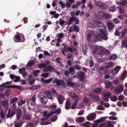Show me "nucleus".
<instances>
[{
	"mask_svg": "<svg viewBox=\"0 0 127 127\" xmlns=\"http://www.w3.org/2000/svg\"><path fill=\"white\" fill-rule=\"evenodd\" d=\"M13 39L16 42H24L25 40L24 35L19 33L16 34Z\"/></svg>",
	"mask_w": 127,
	"mask_h": 127,
	"instance_id": "nucleus-1",
	"label": "nucleus"
},
{
	"mask_svg": "<svg viewBox=\"0 0 127 127\" xmlns=\"http://www.w3.org/2000/svg\"><path fill=\"white\" fill-rule=\"evenodd\" d=\"M98 32L100 33L101 37L102 39L107 41L108 38V34L106 31L102 29H99Z\"/></svg>",
	"mask_w": 127,
	"mask_h": 127,
	"instance_id": "nucleus-2",
	"label": "nucleus"
},
{
	"mask_svg": "<svg viewBox=\"0 0 127 127\" xmlns=\"http://www.w3.org/2000/svg\"><path fill=\"white\" fill-rule=\"evenodd\" d=\"M43 70L45 72L50 71L51 72H55L59 75L60 74L57 71V70L51 65L48 66L44 68Z\"/></svg>",
	"mask_w": 127,
	"mask_h": 127,
	"instance_id": "nucleus-3",
	"label": "nucleus"
},
{
	"mask_svg": "<svg viewBox=\"0 0 127 127\" xmlns=\"http://www.w3.org/2000/svg\"><path fill=\"white\" fill-rule=\"evenodd\" d=\"M76 76L79 79L80 81H83L85 79V73L83 71H81L77 73Z\"/></svg>",
	"mask_w": 127,
	"mask_h": 127,
	"instance_id": "nucleus-4",
	"label": "nucleus"
},
{
	"mask_svg": "<svg viewBox=\"0 0 127 127\" xmlns=\"http://www.w3.org/2000/svg\"><path fill=\"white\" fill-rule=\"evenodd\" d=\"M96 116V113H92L89 114L86 117V118L88 121H92L95 119Z\"/></svg>",
	"mask_w": 127,
	"mask_h": 127,
	"instance_id": "nucleus-5",
	"label": "nucleus"
},
{
	"mask_svg": "<svg viewBox=\"0 0 127 127\" xmlns=\"http://www.w3.org/2000/svg\"><path fill=\"white\" fill-rule=\"evenodd\" d=\"M16 111L15 110H13L11 111V110L9 109L8 110V112L7 114L6 117V118H8L10 117H12L15 114Z\"/></svg>",
	"mask_w": 127,
	"mask_h": 127,
	"instance_id": "nucleus-6",
	"label": "nucleus"
},
{
	"mask_svg": "<svg viewBox=\"0 0 127 127\" xmlns=\"http://www.w3.org/2000/svg\"><path fill=\"white\" fill-rule=\"evenodd\" d=\"M123 90V88L122 86L120 85H118L117 87L115 89L114 91L116 93L119 94L122 93Z\"/></svg>",
	"mask_w": 127,
	"mask_h": 127,
	"instance_id": "nucleus-7",
	"label": "nucleus"
},
{
	"mask_svg": "<svg viewBox=\"0 0 127 127\" xmlns=\"http://www.w3.org/2000/svg\"><path fill=\"white\" fill-rule=\"evenodd\" d=\"M70 95L71 98L75 100V102H78L79 100V98L78 96L75 94V93L73 92L71 93H70Z\"/></svg>",
	"mask_w": 127,
	"mask_h": 127,
	"instance_id": "nucleus-8",
	"label": "nucleus"
},
{
	"mask_svg": "<svg viewBox=\"0 0 127 127\" xmlns=\"http://www.w3.org/2000/svg\"><path fill=\"white\" fill-rule=\"evenodd\" d=\"M89 96H90L92 97L95 100V101L96 102H98L99 98H100L98 95L94 94L93 93H90L89 94Z\"/></svg>",
	"mask_w": 127,
	"mask_h": 127,
	"instance_id": "nucleus-9",
	"label": "nucleus"
},
{
	"mask_svg": "<svg viewBox=\"0 0 127 127\" xmlns=\"http://www.w3.org/2000/svg\"><path fill=\"white\" fill-rule=\"evenodd\" d=\"M110 53V51L108 50L105 49L101 50L99 52V54L100 55L105 54L106 55H109Z\"/></svg>",
	"mask_w": 127,
	"mask_h": 127,
	"instance_id": "nucleus-10",
	"label": "nucleus"
},
{
	"mask_svg": "<svg viewBox=\"0 0 127 127\" xmlns=\"http://www.w3.org/2000/svg\"><path fill=\"white\" fill-rule=\"evenodd\" d=\"M93 22L98 27H102L103 26V23L98 20H93Z\"/></svg>",
	"mask_w": 127,
	"mask_h": 127,
	"instance_id": "nucleus-11",
	"label": "nucleus"
},
{
	"mask_svg": "<svg viewBox=\"0 0 127 127\" xmlns=\"http://www.w3.org/2000/svg\"><path fill=\"white\" fill-rule=\"evenodd\" d=\"M1 104L2 106H4V107L5 108L6 110L8 109V102L7 100H6L5 101L1 102Z\"/></svg>",
	"mask_w": 127,
	"mask_h": 127,
	"instance_id": "nucleus-12",
	"label": "nucleus"
},
{
	"mask_svg": "<svg viewBox=\"0 0 127 127\" xmlns=\"http://www.w3.org/2000/svg\"><path fill=\"white\" fill-rule=\"evenodd\" d=\"M40 101L42 103L45 104L47 102V98L45 96H43L40 98Z\"/></svg>",
	"mask_w": 127,
	"mask_h": 127,
	"instance_id": "nucleus-13",
	"label": "nucleus"
},
{
	"mask_svg": "<svg viewBox=\"0 0 127 127\" xmlns=\"http://www.w3.org/2000/svg\"><path fill=\"white\" fill-rule=\"evenodd\" d=\"M127 33V28L124 29L123 31H122L121 32V35L119 38L121 39H122L125 36L126 34Z\"/></svg>",
	"mask_w": 127,
	"mask_h": 127,
	"instance_id": "nucleus-14",
	"label": "nucleus"
},
{
	"mask_svg": "<svg viewBox=\"0 0 127 127\" xmlns=\"http://www.w3.org/2000/svg\"><path fill=\"white\" fill-rule=\"evenodd\" d=\"M121 68V67L120 66H117L114 68V70L112 71V73L114 74H116Z\"/></svg>",
	"mask_w": 127,
	"mask_h": 127,
	"instance_id": "nucleus-15",
	"label": "nucleus"
},
{
	"mask_svg": "<svg viewBox=\"0 0 127 127\" xmlns=\"http://www.w3.org/2000/svg\"><path fill=\"white\" fill-rule=\"evenodd\" d=\"M64 97L63 96L61 95H59L58 96L57 99L59 103L60 104H62L64 100Z\"/></svg>",
	"mask_w": 127,
	"mask_h": 127,
	"instance_id": "nucleus-16",
	"label": "nucleus"
},
{
	"mask_svg": "<svg viewBox=\"0 0 127 127\" xmlns=\"http://www.w3.org/2000/svg\"><path fill=\"white\" fill-rule=\"evenodd\" d=\"M70 103L69 100H67L65 103V108L66 110L69 109L70 108Z\"/></svg>",
	"mask_w": 127,
	"mask_h": 127,
	"instance_id": "nucleus-17",
	"label": "nucleus"
},
{
	"mask_svg": "<svg viewBox=\"0 0 127 127\" xmlns=\"http://www.w3.org/2000/svg\"><path fill=\"white\" fill-rule=\"evenodd\" d=\"M41 80L43 83H49L51 81H53V78H49L48 79H45L43 78L41 79Z\"/></svg>",
	"mask_w": 127,
	"mask_h": 127,
	"instance_id": "nucleus-18",
	"label": "nucleus"
},
{
	"mask_svg": "<svg viewBox=\"0 0 127 127\" xmlns=\"http://www.w3.org/2000/svg\"><path fill=\"white\" fill-rule=\"evenodd\" d=\"M122 76H120L121 80H124L127 76V72L126 70H124V71L122 73Z\"/></svg>",
	"mask_w": 127,
	"mask_h": 127,
	"instance_id": "nucleus-19",
	"label": "nucleus"
},
{
	"mask_svg": "<svg viewBox=\"0 0 127 127\" xmlns=\"http://www.w3.org/2000/svg\"><path fill=\"white\" fill-rule=\"evenodd\" d=\"M122 47L127 48V38H125L122 41Z\"/></svg>",
	"mask_w": 127,
	"mask_h": 127,
	"instance_id": "nucleus-20",
	"label": "nucleus"
},
{
	"mask_svg": "<svg viewBox=\"0 0 127 127\" xmlns=\"http://www.w3.org/2000/svg\"><path fill=\"white\" fill-rule=\"evenodd\" d=\"M75 18H76V17H70L68 20V21L67 23V25H69L71 24L74 21Z\"/></svg>",
	"mask_w": 127,
	"mask_h": 127,
	"instance_id": "nucleus-21",
	"label": "nucleus"
},
{
	"mask_svg": "<svg viewBox=\"0 0 127 127\" xmlns=\"http://www.w3.org/2000/svg\"><path fill=\"white\" fill-rule=\"evenodd\" d=\"M22 114V113L21 110L20 109H17L16 114L17 120H19Z\"/></svg>",
	"mask_w": 127,
	"mask_h": 127,
	"instance_id": "nucleus-22",
	"label": "nucleus"
},
{
	"mask_svg": "<svg viewBox=\"0 0 127 127\" xmlns=\"http://www.w3.org/2000/svg\"><path fill=\"white\" fill-rule=\"evenodd\" d=\"M114 66L113 62H109L107 63L106 66L108 69L109 67L112 68Z\"/></svg>",
	"mask_w": 127,
	"mask_h": 127,
	"instance_id": "nucleus-23",
	"label": "nucleus"
},
{
	"mask_svg": "<svg viewBox=\"0 0 127 127\" xmlns=\"http://www.w3.org/2000/svg\"><path fill=\"white\" fill-rule=\"evenodd\" d=\"M85 119L84 117H81L77 118L76 119V121L80 123H82L84 122Z\"/></svg>",
	"mask_w": 127,
	"mask_h": 127,
	"instance_id": "nucleus-24",
	"label": "nucleus"
},
{
	"mask_svg": "<svg viewBox=\"0 0 127 127\" xmlns=\"http://www.w3.org/2000/svg\"><path fill=\"white\" fill-rule=\"evenodd\" d=\"M108 7L107 5L104 2L102 3L100 8L104 9H106Z\"/></svg>",
	"mask_w": 127,
	"mask_h": 127,
	"instance_id": "nucleus-25",
	"label": "nucleus"
},
{
	"mask_svg": "<svg viewBox=\"0 0 127 127\" xmlns=\"http://www.w3.org/2000/svg\"><path fill=\"white\" fill-rule=\"evenodd\" d=\"M107 25L108 29L110 30H112L114 27V24L111 22H109L108 23Z\"/></svg>",
	"mask_w": 127,
	"mask_h": 127,
	"instance_id": "nucleus-26",
	"label": "nucleus"
},
{
	"mask_svg": "<svg viewBox=\"0 0 127 127\" xmlns=\"http://www.w3.org/2000/svg\"><path fill=\"white\" fill-rule=\"evenodd\" d=\"M61 58L60 57H58L56 59V62L59 64V65L61 66L64 67L65 66L64 64H63L59 60L61 59Z\"/></svg>",
	"mask_w": 127,
	"mask_h": 127,
	"instance_id": "nucleus-27",
	"label": "nucleus"
},
{
	"mask_svg": "<svg viewBox=\"0 0 127 127\" xmlns=\"http://www.w3.org/2000/svg\"><path fill=\"white\" fill-rule=\"evenodd\" d=\"M52 81L53 83H56L58 86H60L61 85V81L57 78L55 80H53Z\"/></svg>",
	"mask_w": 127,
	"mask_h": 127,
	"instance_id": "nucleus-28",
	"label": "nucleus"
},
{
	"mask_svg": "<svg viewBox=\"0 0 127 127\" xmlns=\"http://www.w3.org/2000/svg\"><path fill=\"white\" fill-rule=\"evenodd\" d=\"M95 37L98 41H102V40L101 38L100 33H98L97 35H96L95 36Z\"/></svg>",
	"mask_w": 127,
	"mask_h": 127,
	"instance_id": "nucleus-29",
	"label": "nucleus"
},
{
	"mask_svg": "<svg viewBox=\"0 0 127 127\" xmlns=\"http://www.w3.org/2000/svg\"><path fill=\"white\" fill-rule=\"evenodd\" d=\"M117 55L115 54H113L110 57L109 60H115L117 59Z\"/></svg>",
	"mask_w": 127,
	"mask_h": 127,
	"instance_id": "nucleus-30",
	"label": "nucleus"
},
{
	"mask_svg": "<svg viewBox=\"0 0 127 127\" xmlns=\"http://www.w3.org/2000/svg\"><path fill=\"white\" fill-rule=\"evenodd\" d=\"M35 62L31 60L29 61L27 63V67H30L35 64Z\"/></svg>",
	"mask_w": 127,
	"mask_h": 127,
	"instance_id": "nucleus-31",
	"label": "nucleus"
},
{
	"mask_svg": "<svg viewBox=\"0 0 127 127\" xmlns=\"http://www.w3.org/2000/svg\"><path fill=\"white\" fill-rule=\"evenodd\" d=\"M0 118L3 120L5 118V115L4 114V112L2 110L1 111L0 113Z\"/></svg>",
	"mask_w": 127,
	"mask_h": 127,
	"instance_id": "nucleus-32",
	"label": "nucleus"
},
{
	"mask_svg": "<svg viewBox=\"0 0 127 127\" xmlns=\"http://www.w3.org/2000/svg\"><path fill=\"white\" fill-rule=\"evenodd\" d=\"M18 100V98L16 97H14L11 99L10 101V103H14Z\"/></svg>",
	"mask_w": 127,
	"mask_h": 127,
	"instance_id": "nucleus-33",
	"label": "nucleus"
},
{
	"mask_svg": "<svg viewBox=\"0 0 127 127\" xmlns=\"http://www.w3.org/2000/svg\"><path fill=\"white\" fill-rule=\"evenodd\" d=\"M11 89H8L6 90L5 92V95L7 97H8L9 95Z\"/></svg>",
	"mask_w": 127,
	"mask_h": 127,
	"instance_id": "nucleus-34",
	"label": "nucleus"
},
{
	"mask_svg": "<svg viewBox=\"0 0 127 127\" xmlns=\"http://www.w3.org/2000/svg\"><path fill=\"white\" fill-rule=\"evenodd\" d=\"M25 72L26 70L24 67H23L21 68H20L19 69V72L20 74H23Z\"/></svg>",
	"mask_w": 127,
	"mask_h": 127,
	"instance_id": "nucleus-35",
	"label": "nucleus"
},
{
	"mask_svg": "<svg viewBox=\"0 0 127 127\" xmlns=\"http://www.w3.org/2000/svg\"><path fill=\"white\" fill-rule=\"evenodd\" d=\"M95 93H99L101 91V90L100 88H96L93 90Z\"/></svg>",
	"mask_w": 127,
	"mask_h": 127,
	"instance_id": "nucleus-36",
	"label": "nucleus"
},
{
	"mask_svg": "<svg viewBox=\"0 0 127 127\" xmlns=\"http://www.w3.org/2000/svg\"><path fill=\"white\" fill-rule=\"evenodd\" d=\"M23 119L26 120H30L31 119L30 117L28 114H26L23 117Z\"/></svg>",
	"mask_w": 127,
	"mask_h": 127,
	"instance_id": "nucleus-37",
	"label": "nucleus"
},
{
	"mask_svg": "<svg viewBox=\"0 0 127 127\" xmlns=\"http://www.w3.org/2000/svg\"><path fill=\"white\" fill-rule=\"evenodd\" d=\"M91 35L90 33H89L87 34L86 36L87 40L89 41H90L91 39Z\"/></svg>",
	"mask_w": 127,
	"mask_h": 127,
	"instance_id": "nucleus-38",
	"label": "nucleus"
},
{
	"mask_svg": "<svg viewBox=\"0 0 127 127\" xmlns=\"http://www.w3.org/2000/svg\"><path fill=\"white\" fill-rule=\"evenodd\" d=\"M104 119V117H101L100 119L96 120L95 123H99L103 121Z\"/></svg>",
	"mask_w": 127,
	"mask_h": 127,
	"instance_id": "nucleus-39",
	"label": "nucleus"
},
{
	"mask_svg": "<svg viewBox=\"0 0 127 127\" xmlns=\"http://www.w3.org/2000/svg\"><path fill=\"white\" fill-rule=\"evenodd\" d=\"M77 102H74L72 105L70 107V108L72 109H74L76 107V106L77 104Z\"/></svg>",
	"mask_w": 127,
	"mask_h": 127,
	"instance_id": "nucleus-40",
	"label": "nucleus"
},
{
	"mask_svg": "<svg viewBox=\"0 0 127 127\" xmlns=\"http://www.w3.org/2000/svg\"><path fill=\"white\" fill-rule=\"evenodd\" d=\"M83 101L86 104H87L89 103V100L87 98L85 97L83 99Z\"/></svg>",
	"mask_w": 127,
	"mask_h": 127,
	"instance_id": "nucleus-41",
	"label": "nucleus"
},
{
	"mask_svg": "<svg viewBox=\"0 0 127 127\" xmlns=\"http://www.w3.org/2000/svg\"><path fill=\"white\" fill-rule=\"evenodd\" d=\"M44 93L47 96L51 94V92L50 90H47L44 91Z\"/></svg>",
	"mask_w": 127,
	"mask_h": 127,
	"instance_id": "nucleus-42",
	"label": "nucleus"
},
{
	"mask_svg": "<svg viewBox=\"0 0 127 127\" xmlns=\"http://www.w3.org/2000/svg\"><path fill=\"white\" fill-rule=\"evenodd\" d=\"M73 30L74 31L76 32H78L79 30V29L78 27L75 25L73 26Z\"/></svg>",
	"mask_w": 127,
	"mask_h": 127,
	"instance_id": "nucleus-43",
	"label": "nucleus"
},
{
	"mask_svg": "<svg viewBox=\"0 0 127 127\" xmlns=\"http://www.w3.org/2000/svg\"><path fill=\"white\" fill-rule=\"evenodd\" d=\"M112 83L111 82H107L105 83L106 88H109L111 85Z\"/></svg>",
	"mask_w": 127,
	"mask_h": 127,
	"instance_id": "nucleus-44",
	"label": "nucleus"
},
{
	"mask_svg": "<svg viewBox=\"0 0 127 127\" xmlns=\"http://www.w3.org/2000/svg\"><path fill=\"white\" fill-rule=\"evenodd\" d=\"M40 71L39 70H37L35 71H34L32 72V74L34 75L35 77H37V75L39 72Z\"/></svg>",
	"mask_w": 127,
	"mask_h": 127,
	"instance_id": "nucleus-45",
	"label": "nucleus"
},
{
	"mask_svg": "<svg viewBox=\"0 0 127 127\" xmlns=\"http://www.w3.org/2000/svg\"><path fill=\"white\" fill-rule=\"evenodd\" d=\"M107 69V68L106 66H102L100 67L99 70H98V72H99L100 70L104 71L106 70Z\"/></svg>",
	"mask_w": 127,
	"mask_h": 127,
	"instance_id": "nucleus-46",
	"label": "nucleus"
},
{
	"mask_svg": "<svg viewBox=\"0 0 127 127\" xmlns=\"http://www.w3.org/2000/svg\"><path fill=\"white\" fill-rule=\"evenodd\" d=\"M23 123V122H19L14 124L15 127H20Z\"/></svg>",
	"mask_w": 127,
	"mask_h": 127,
	"instance_id": "nucleus-47",
	"label": "nucleus"
},
{
	"mask_svg": "<svg viewBox=\"0 0 127 127\" xmlns=\"http://www.w3.org/2000/svg\"><path fill=\"white\" fill-rule=\"evenodd\" d=\"M124 99V95L121 94L120 96L118 97V100L120 101H122Z\"/></svg>",
	"mask_w": 127,
	"mask_h": 127,
	"instance_id": "nucleus-48",
	"label": "nucleus"
},
{
	"mask_svg": "<svg viewBox=\"0 0 127 127\" xmlns=\"http://www.w3.org/2000/svg\"><path fill=\"white\" fill-rule=\"evenodd\" d=\"M61 82L62 87H65L67 86V85H66L64 82L63 80H61Z\"/></svg>",
	"mask_w": 127,
	"mask_h": 127,
	"instance_id": "nucleus-49",
	"label": "nucleus"
},
{
	"mask_svg": "<svg viewBox=\"0 0 127 127\" xmlns=\"http://www.w3.org/2000/svg\"><path fill=\"white\" fill-rule=\"evenodd\" d=\"M59 3L61 5V7L63 8H64L65 7V5L62 1H60Z\"/></svg>",
	"mask_w": 127,
	"mask_h": 127,
	"instance_id": "nucleus-50",
	"label": "nucleus"
},
{
	"mask_svg": "<svg viewBox=\"0 0 127 127\" xmlns=\"http://www.w3.org/2000/svg\"><path fill=\"white\" fill-rule=\"evenodd\" d=\"M47 65L46 64H45L44 63H41L38 64V67L40 68H41L42 67H45Z\"/></svg>",
	"mask_w": 127,
	"mask_h": 127,
	"instance_id": "nucleus-51",
	"label": "nucleus"
},
{
	"mask_svg": "<svg viewBox=\"0 0 127 127\" xmlns=\"http://www.w3.org/2000/svg\"><path fill=\"white\" fill-rule=\"evenodd\" d=\"M110 99L112 101H116L117 100V98L116 96L113 95L111 98Z\"/></svg>",
	"mask_w": 127,
	"mask_h": 127,
	"instance_id": "nucleus-52",
	"label": "nucleus"
},
{
	"mask_svg": "<svg viewBox=\"0 0 127 127\" xmlns=\"http://www.w3.org/2000/svg\"><path fill=\"white\" fill-rule=\"evenodd\" d=\"M109 119L111 120H117V117L113 116H110L109 117Z\"/></svg>",
	"mask_w": 127,
	"mask_h": 127,
	"instance_id": "nucleus-53",
	"label": "nucleus"
},
{
	"mask_svg": "<svg viewBox=\"0 0 127 127\" xmlns=\"http://www.w3.org/2000/svg\"><path fill=\"white\" fill-rule=\"evenodd\" d=\"M69 72L70 73V74H71V75H73L74 74V73H71L73 72L74 71V68L73 67H70L69 68Z\"/></svg>",
	"mask_w": 127,
	"mask_h": 127,
	"instance_id": "nucleus-54",
	"label": "nucleus"
},
{
	"mask_svg": "<svg viewBox=\"0 0 127 127\" xmlns=\"http://www.w3.org/2000/svg\"><path fill=\"white\" fill-rule=\"evenodd\" d=\"M67 84L69 86L72 87L74 85V83L73 82L68 81L67 82Z\"/></svg>",
	"mask_w": 127,
	"mask_h": 127,
	"instance_id": "nucleus-55",
	"label": "nucleus"
},
{
	"mask_svg": "<svg viewBox=\"0 0 127 127\" xmlns=\"http://www.w3.org/2000/svg\"><path fill=\"white\" fill-rule=\"evenodd\" d=\"M87 26L89 28H92L94 27L93 24L92 23L89 22L87 23Z\"/></svg>",
	"mask_w": 127,
	"mask_h": 127,
	"instance_id": "nucleus-56",
	"label": "nucleus"
},
{
	"mask_svg": "<svg viewBox=\"0 0 127 127\" xmlns=\"http://www.w3.org/2000/svg\"><path fill=\"white\" fill-rule=\"evenodd\" d=\"M25 102L26 101L25 100H21L18 102V105L19 106H21L22 104H24Z\"/></svg>",
	"mask_w": 127,
	"mask_h": 127,
	"instance_id": "nucleus-57",
	"label": "nucleus"
},
{
	"mask_svg": "<svg viewBox=\"0 0 127 127\" xmlns=\"http://www.w3.org/2000/svg\"><path fill=\"white\" fill-rule=\"evenodd\" d=\"M51 108L54 109H55L57 108V106L55 103H53L51 105L49 106Z\"/></svg>",
	"mask_w": 127,
	"mask_h": 127,
	"instance_id": "nucleus-58",
	"label": "nucleus"
},
{
	"mask_svg": "<svg viewBox=\"0 0 127 127\" xmlns=\"http://www.w3.org/2000/svg\"><path fill=\"white\" fill-rule=\"evenodd\" d=\"M41 76L45 78H46L48 76V74L47 73L42 74L41 75Z\"/></svg>",
	"mask_w": 127,
	"mask_h": 127,
	"instance_id": "nucleus-59",
	"label": "nucleus"
},
{
	"mask_svg": "<svg viewBox=\"0 0 127 127\" xmlns=\"http://www.w3.org/2000/svg\"><path fill=\"white\" fill-rule=\"evenodd\" d=\"M116 10V9L114 7H111L109 8V10L110 11L113 12Z\"/></svg>",
	"mask_w": 127,
	"mask_h": 127,
	"instance_id": "nucleus-60",
	"label": "nucleus"
},
{
	"mask_svg": "<svg viewBox=\"0 0 127 127\" xmlns=\"http://www.w3.org/2000/svg\"><path fill=\"white\" fill-rule=\"evenodd\" d=\"M84 112V110H82L80 111L78 113L77 115H83Z\"/></svg>",
	"mask_w": 127,
	"mask_h": 127,
	"instance_id": "nucleus-61",
	"label": "nucleus"
},
{
	"mask_svg": "<svg viewBox=\"0 0 127 127\" xmlns=\"http://www.w3.org/2000/svg\"><path fill=\"white\" fill-rule=\"evenodd\" d=\"M90 122H87L83 124V127H90L89 126V124Z\"/></svg>",
	"mask_w": 127,
	"mask_h": 127,
	"instance_id": "nucleus-62",
	"label": "nucleus"
},
{
	"mask_svg": "<svg viewBox=\"0 0 127 127\" xmlns=\"http://www.w3.org/2000/svg\"><path fill=\"white\" fill-rule=\"evenodd\" d=\"M53 112L55 113H60L61 112V110L60 109L57 108L55 110H53Z\"/></svg>",
	"mask_w": 127,
	"mask_h": 127,
	"instance_id": "nucleus-63",
	"label": "nucleus"
},
{
	"mask_svg": "<svg viewBox=\"0 0 127 127\" xmlns=\"http://www.w3.org/2000/svg\"><path fill=\"white\" fill-rule=\"evenodd\" d=\"M105 13L101 11H100L98 12V14L100 16L103 17Z\"/></svg>",
	"mask_w": 127,
	"mask_h": 127,
	"instance_id": "nucleus-64",
	"label": "nucleus"
}]
</instances>
